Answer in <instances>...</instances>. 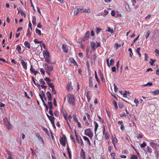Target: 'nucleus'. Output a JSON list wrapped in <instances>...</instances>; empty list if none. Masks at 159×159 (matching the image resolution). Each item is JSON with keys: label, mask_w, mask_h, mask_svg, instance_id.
I'll use <instances>...</instances> for the list:
<instances>
[{"label": "nucleus", "mask_w": 159, "mask_h": 159, "mask_svg": "<svg viewBox=\"0 0 159 159\" xmlns=\"http://www.w3.org/2000/svg\"><path fill=\"white\" fill-rule=\"evenodd\" d=\"M45 69L46 70V72L47 73H50V72L52 71L53 69V67L52 66L48 65L47 64H45Z\"/></svg>", "instance_id": "nucleus-4"}, {"label": "nucleus", "mask_w": 159, "mask_h": 159, "mask_svg": "<svg viewBox=\"0 0 159 159\" xmlns=\"http://www.w3.org/2000/svg\"><path fill=\"white\" fill-rule=\"evenodd\" d=\"M150 144L152 147L154 149H157L159 147V145L158 143L153 142H150Z\"/></svg>", "instance_id": "nucleus-5"}, {"label": "nucleus", "mask_w": 159, "mask_h": 159, "mask_svg": "<svg viewBox=\"0 0 159 159\" xmlns=\"http://www.w3.org/2000/svg\"><path fill=\"white\" fill-rule=\"evenodd\" d=\"M66 139L65 135L63 136L60 140L61 144L64 147L66 146Z\"/></svg>", "instance_id": "nucleus-3"}, {"label": "nucleus", "mask_w": 159, "mask_h": 159, "mask_svg": "<svg viewBox=\"0 0 159 159\" xmlns=\"http://www.w3.org/2000/svg\"><path fill=\"white\" fill-rule=\"evenodd\" d=\"M5 152L7 153L8 156H11V154L10 151L7 150H6Z\"/></svg>", "instance_id": "nucleus-54"}, {"label": "nucleus", "mask_w": 159, "mask_h": 159, "mask_svg": "<svg viewBox=\"0 0 159 159\" xmlns=\"http://www.w3.org/2000/svg\"><path fill=\"white\" fill-rule=\"evenodd\" d=\"M66 88L68 91H71L73 89V87L71 85V82L67 85Z\"/></svg>", "instance_id": "nucleus-7"}, {"label": "nucleus", "mask_w": 159, "mask_h": 159, "mask_svg": "<svg viewBox=\"0 0 159 159\" xmlns=\"http://www.w3.org/2000/svg\"><path fill=\"white\" fill-rule=\"evenodd\" d=\"M40 97L41 99V100H42V102H43V105L45 106V108H46L47 110L48 111V106L47 105V104L45 102L43 99V97H42V96L40 94Z\"/></svg>", "instance_id": "nucleus-16"}, {"label": "nucleus", "mask_w": 159, "mask_h": 159, "mask_svg": "<svg viewBox=\"0 0 159 159\" xmlns=\"http://www.w3.org/2000/svg\"><path fill=\"white\" fill-rule=\"evenodd\" d=\"M83 13L86 12V13H89L90 12V9L88 8L87 9H85L84 10V11H83Z\"/></svg>", "instance_id": "nucleus-37"}, {"label": "nucleus", "mask_w": 159, "mask_h": 159, "mask_svg": "<svg viewBox=\"0 0 159 159\" xmlns=\"http://www.w3.org/2000/svg\"><path fill=\"white\" fill-rule=\"evenodd\" d=\"M48 104L49 105V107L50 109V110H52V104L51 102H48Z\"/></svg>", "instance_id": "nucleus-35"}, {"label": "nucleus", "mask_w": 159, "mask_h": 159, "mask_svg": "<svg viewBox=\"0 0 159 159\" xmlns=\"http://www.w3.org/2000/svg\"><path fill=\"white\" fill-rule=\"evenodd\" d=\"M26 35L28 37H30L31 36V34L30 33V30L29 28H28L27 30V33Z\"/></svg>", "instance_id": "nucleus-42"}, {"label": "nucleus", "mask_w": 159, "mask_h": 159, "mask_svg": "<svg viewBox=\"0 0 159 159\" xmlns=\"http://www.w3.org/2000/svg\"><path fill=\"white\" fill-rule=\"evenodd\" d=\"M126 93H129V92H127V91H125V93H124L123 94V96L124 97H125V98H127L126 95Z\"/></svg>", "instance_id": "nucleus-61"}, {"label": "nucleus", "mask_w": 159, "mask_h": 159, "mask_svg": "<svg viewBox=\"0 0 159 159\" xmlns=\"http://www.w3.org/2000/svg\"><path fill=\"white\" fill-rule=\"evenodd\" d=\"M76 8L78 10L79 13H83V11H84V9H80L79 7H77Z\"/></svg>", "instance_id": "nucleus-46"}, {"label": "nucleus", "mask_w": 159, "mask_h": 159, "mask_svg": "<svg viewBox=\"0 0 159 159\" xmlns=\"http://www.w3.org/2000/svg\"><path fill=\"white\" fill-rule=\"evenodd\" d=\"M150 33H151V32L149 30H148L147 32V34L146 35V39H147L148 38L149 34H150Z\"/></svg>", "instance_id": "nucleus-57"}, {"label": "nucleus", "mask_w": 159, "mask_h": 159, "mask_svg": "<svg viewBox=\"0 0 159 159\" xmlns=\"http://www.w3.org/2000/svg\"><path fill=\"white\" fill-rule=\"evenodd\" d=\"M131 159H138V158L136 155H133L131 157Z\"/></svg>", "instance_id": "nucleus-56"}, {"label": "nucleus", "mask_w": 159, "mask_h": 159, "mask_svg": "<svg viewBox=\"0 0 159 159\" xmlns=\"http://www.w3.org/2000/svg\"><path fill=\"white\" fill-rule=\"evenodd\" d=\"M70 137V139L72 140V141L73 142H74V143H75V140L74 138V136L72 135H71Z\"/></svg>", "instance_id": "nucleus-58"}, {"label": "nucleus", "mask_w": 159, "mask_h": 159, "mask_svg": "<svg viewBox=\"0 0 159 159\" xmlns=\"http://www.w3.org/2000/svg\"><path fill=\"white\" fill-rule=\"evenodd\" d=\"M49 87L51 88V89L54 87V86L52 83H48Z\"/></svg>", "instance_id": "nucleus-53"}, {"label": "nucleus", "mask_w": 159, "mask_h": 159, "mask_svg": "<svg viewBox=\"0 0 159 159\" xmlns=\"http://www.w3.org/2000/svg\"><path fill=\"white\" fill-rule=\"evenodd\" d=\"M5 124L8 130L10 129L12 127L11 125L8 121L7 122L5 123Z\"/></svg>", "instance_id": "nucleus-15"}, {"label": "nucleus", "mask_w": 159, "mask_h": 159, "mask_svg": "<svg viewBox=\"0 0 159 159\" xmlns=\"http://www.w3.org/2000/svg\"><path fill=\"white\" fill-rule=\"evenodd\" d=\"M32 80L33 82H34V84H35V85L37 86L38 88L39 89V90H40L41 89L40 85L37 83H36L35 80L34 79V78L33 77H32Z\"/></svg>", "instance_id": "nucleus-22"}, {"label": "nucleus", "mask_w": 159, "mask_h": 159, "mask_svg": "<svg viewBox=\"0 0 159 159\" xmlns=\"http://www.w3.org/2000/svg\"><path fill=\"white\" fill-rule=\"evenodd\" d=\"M83 138L85 141H87V142H88V143H89V146H90L91 145V143H90V141L89 139H88V138L85 136H83Z\"/></svg>", "instance_id": "nucleus-25"}, {"label": "nucleus", "mask_w": 159, "mask_h": 159, "mask_svg": "<svg viewBox=\"0 0 159 159\" xmlns=\"http://www.w3.org/2000/svg\"><path fill=\"white\" fill-rule=\"evenodd\" d=\"M69 61H70V63H73L76 66L78 65L77 63L73 58H70L69 59Z\"/></svg>", "instance_id": "nucleus-18"}, {"label": "nucleus", "mask_w": 159, "mask_h": 159, "mask_svg": "<svg viewBox=\"0 0 159 159\" xmlns=\"http://www.w3.org/2000/svg\"><path fill=\"white\" fill-rule=\"evenodd\" d=\"M79 11L77 9L76 10H75L74 11V14L75 15H77L79 13Z\"/></svg>", "instance_id": "nucleus-63"}, {"label": "nucleus", "mask_w": 159, "mask_h": 159, "mask_svg": "<svg viewBox=\"0 0 159 159\" xmlns=\"http://www.w3.org/2000/svg\"><path fill=\"white\" fill-rule=\"evenodd\" d=\"M48 119L50 120L51 123L54 122L55 118L53 116H48Z\"/></svg>", "instance_id": "nucleus-24"}, {"label": "nucleus", "mask_w": 159, "mask_h": 159, "mask_svg": "<svg viewBox=\"0 0 159 159\" xmlns=\"http://www.w3.org/2000/svg\"><path fill=\"white\" fill-rule=\"evenodd\" d=\"M30 72L33 73L35 75H36L39 72L37 71H35V70L33 68V66L31 65L30 66Z\"/></svg>", "instance_id": "nucleus-14"}, {"label": "nucleus", "mask_w": 159, "mask_h": 159, "mask_svg": "<svg viewBox=\"0 0 159 159\" xmlns=\"http://www.w3.org/2000/svg\"><path fill=\"white\" fill-rule=\"evenodd\" d=\"M35 32H36V34H39V35H41V32L40 30H39L37 29H36V30H35Z\"/></svg>", "instance_id": "nucleus-45"}, {"label": "nucleus", "mask_w": 159, "mask_h": 159, "mask_svg": "<svg viewBox=\"0 0 159 159\" xmlns=\"http://www.w3.org/2000/svg\"><path fill=\"white\" fill-rule=\"evenodd\" d=\"M147 151L150 153H151L152 152V149L151 148L149 147L148 146L147 147Z\"/></svg>", "instance_id": "nucleus-40"}, {"label": "nucleus", "mask_w": 159, "mask_h": 159, "mask_svg": "<svg viewBox=\"0 0 159 159\" xmlns=\"http://www.w3.org/2000/svg\"><path fill=\"white\" fill-rule=\"evenodd\" d=\"M33 20L32 22L33 25H35L36 24V18L35 16H32Z\"/></svg>", "instance_id": "nucleus-29"}, {"label": "nucleus", "mask_w": 159, "mask_h": 159, "mask_svg": "<svg viewBox=\"0 0 159 159\" xmlns=\"http://www.w3.org/2000/svg\"><path fill=\"white\" fill-rule=\"evenodd\" d=\"M52 94H56L57 92L55 89L54 87L52 88Z\"/></svg>", "instance_id": "nucleus-48"}, {"label": "nucleus", "mask_w": 159, "mask_h": 159, "mask_svg": "<svg viewBox=\"0 0 159 159\" xmlns=\"http://www.w3.org/2000/svg\"><path fill=\"white\" fill-rule=\"evenodd\" d=\"M93 80V78L92 77H89V86L90 88H92L93 87V82L92 81Z\"/></svg>", "instance_id": "nucleus-12"}, {"label": "nucleus", "mask_w": 159, "mask_h": 159, "mask_svg": "<svg viewBox=\"0 0 159 159\" xmlns=\"http://www.w3.org/2000/svg\"><path fill=\"white\" fill-rule=\"evenodd\" d=\"M24 45L26 48H28V49H30V43L27 41H25L24 42Z\"/></svg>", "instance_id": "nucleus-20"}, {"label": "nucleus", "mask_w": 159, "mask_h": 159, "mask_svg": "<svg viewBox=\"0 0 159 159\" xmlns=\"http://www.w3.org/2000/svg\"><path fill=\"white\" fill-rule=\"evenodd\" d=\"M114 60L112 59H111L110 61V63H109L110 66L113 65L114 64Z\"/></svg>", "instance_id": "nucleus-50"}, {"label": "nucleus", "mask_w": 159, "mask_h": 159, "mask_svg": "<svg viewBox=\"0 0 159 159\" xmlns=\"http://www.w3.org/2000/svg\"><path fill=\"white\" fill-rule=\"evenodd\" d=\"M107 31L110 32L111 34L113 33V30L111 29L109 27L108 28Z\"/></svg>", "instance_id": "nucleus-60"}, {"label": "nucleus", "mask_w": 159, "mask_h": 159, "mask_svg": "<svg viewBox=\"0 0 159 159\" xmlns=\"http://www.w3.org/2000/svg\"><path fill=\"white\" fill-rule=\"evenodd\" d=\"M134 102L136 104V107L138 106L139 104V101L136 98L134 99Z\"/></svg>", "instance_id": "nucleus-44"}, {"label": "nucleus", "mask_w": 159, "mask_h": 159, "mask_svg": "<svg viewBox=\"0 0 159 159\" xmlns=\"http://www.w3.org/2000/svg\"><path fill=\"white\" fill-rule=\"evenodd\" d=\"M46 95L48 98L49 101H51L52 100V95L50 93L49 91H48L46 93Z\"/></svg>", "instance_id": "nucleus-17"}, {"label": "nucleus", "mask_w": 159, "mask_h": 159, "mask_svg": "<svg viewBox=\"0 0 159 159\" xmlns=\"http://www.w3.org/2000/svg\"><path fill=\"white\" fill-rule=\"evenodd\" d=\"M62 49L63 51L66 53L68 52V48H67L65 44H63L62 46Z\"/></svg>", "instance_id": "nucleus-19"}, {"label": "nucleus", "mask_w": 159, "mask_h": 159, "mask_svg": "<svg viewBox=\"0 0 159 159\" xmlns=\"http://www.w3.org/2000/svg\"><path fill=\"white\" fill-rule=\"evenodd\" d=\"M54 114L55 116L57 117L59 116V112L57 110H56L54 111Z\"/></svg>", "instance_id": "nucleus-38"}, {"label": "nucleus", "mask_w": 159, "mask_h": 159, "mask_svg": "<svg viewBox=\"0 0 159 159\" xmlns=\"http://www.w3.org/2000/svg\"><path fill=\"white\" fill-rule=\"evenodd\" d=\"M140 49V48L139 47V48H137L136 50V52H137V53H138V55H139V56L140 57H141V54L139 52Z\"/></svg>", "instance_id": "nucleus-33"}, {"label": "nucleus", "mask_w": 159, "mask_h": 159, "mask_svg": "<svg viewBox=\"0 0 159 159\" xmlns=\"http://www.w3.org/2000/svg\"><path fill=\"white\" fill-rule=\"evenodd\" d=\"M45 80L47 82H49L51 81V80L48 77H46L45 79Z\"/></svg>", "instance_id": "nucleus-64"}, {"label": "nucleus", "mask_w": 159, "mask_h": 159, "mask_svg": "<svg viewBox=\"0 0 159 159\" xmlns=\"http://www.w3.org/2000/svg\"><path fill=\"white\" fill-rule=\"evenodd\" d=\"M80 156L83 159H86L85 153L83 149L82 148L80 152Z\"/></svg>", "instance_id": "nucleus-11"}, {"label": "nucleus", "mask_w": 159, "mask_h": 159, "mask_svg": "<svg viewBox=\"0 0 159 159\" xmlns=\"http://www.w3.org/2000/svg\"><path fill=\"white\" fill-rule=\"evenodd\" d=\"M94 124L95 125V129H94V130L95 133H96V131H97L98 128V123L94 121Z\"/></svg>", "instance_id": "nucleus-28"}, {"label": "nucleus", "mask_w": 159, "mask_h": 159, "mask_svg": "<svg viewBox=\"0 0 159 159\" xmlns=\"http://www.w3.org/2000/svg\"><path fill=\"white\" fill-rule=\"evenodd\" d=\"M104 135H105V138L106 140L108 139H109V133L108 132H106Z\"/></svg>", "instance_id": "nucleus-32"}, {"label": "nucleus", "mask_w": 159, "mask_h": 159, "mask_svg": "<svg viewBox=\"0 0 159 159\" xmlns=\"http://www.w3.org/2000/svg\"><path fill=\"white\" fill-rule=\"evenodd\" d=\"M62 115H63V117H64V118H65V120L66 121H67V113L66 112L64 111L63 112Z\"/></svg>", "instance_id": "nucleus-26"}, {"label": "nucleus", "mask_w": 159, "mask_h": 159, "mask_svg": "<svg viewBox=\"0 0 159 159\" xmlns=\"http://www.w3.org/2000/svg\"><path fill=\"white\" fill-rule=\"evenodd\" d=\"M45 61L46 62H48L49 64H53L54 63L52 62L51 61V59L50 58V57H46L45 58Z\"/></svg>", "instance_id": "nucleus-21"}, {"label": "nucleus", "mask_w": 159, "mask_h": 159, "mask_svg": "<svg viewBox=\"0 0 159 159\" xmlns=\"http://www.w3.org/2000/svg\"><path fill=\"white\" fill-rule=\"evenodd\" d=\"M43 53L44 58L46 57H50V53L48 50L43 51Z\"/></svg>", "instance_id": "nucleus-8"}, {"label": "nucleus", "mask_w": 159, "mask_h": 159, "mask_svg": "<svg viewBox=\"0 0 159 159\" xmlns=\"http://www.w3.org/2000/svg\"><path fill=\"white\" fill-rule=\"evenodd\" d=\"M113 103L114 105V107H115L116 109H117V108L118 107L116 102L114 101L113 102Z\"/></svg>", "instance_id": "nucleus-49"}, {"label": "nucleus", "mask_w": 159, "mask_h": 159, "mask_svg": "<svg viewBox=\"0 0 159 159\" xmlns=\"http://www.w3.org/2000/svg\"><path fill=\"white\" fill-rule=\"evenodd\" d=\"M34 42L36 44H40L41 43V42L38 41L37 39H34Z\"/></svg>", "instance_id": "nucleus-51"}, {"label": "nucleus", "mask_w": 159, "mask_h": 159, "mask_svg": "<svg viewBox=\"0 0 159 159\" xmlns=\"http://www.w3.org/2000/svg\"><path fill=\"white\" fill-rule=\"evenodd\" d=\"M16 49L19 53L20 52H21V48L19 45H17Z\"/></svg>", "instance_id": "nucleus-31"}, {"label": "nucleus", "mask_w": 159, "mask_h": 159, "mask_svg": "<svg viewBox=\"0 0 159 159\" xmlns=\"http://www.w3.org/2000/svg\"><path fill=\"white\" fill-rule=\"evenodd\" d=\"M91 47L93 49H95L96 44L94 42H92L91 43Z\"/></svg>", "instance_id": "nucleus-30"}, {"label": "nucleus", "mask_w": 159, "mask_h": 159, "mask_svg": "<svg viewBox=\"0 0 159 159\" xmlns=\"http://www.w3.org/2000/svg\"><path fill=\"white\" fill-rule=\"evenodd\" d=\"M155 52L156 53L155 55L156 57H158L159 56V50L156 49L155 50Z\"/></svg>", "instance_id": "nucleus-41"}, {"label": "nucleus", "mask_w": 159, "mask_h": 159, "mask_svg": "<svg viewBox=\"0 0 159 159\" xmlns=\"http://www.w3.org/2000/svg\"><path fill=\"white\" fill-rule=\"evenodd\" d=\"M153 94L155 95H157L159 94V90H156L153 92Z\"/></svg>", "instance_id": "nucleus-55"}, {"label": "nucleus", "mask_w": 159, "mask_h": 159, "mask_svg": "<svg viewBox=\"0 0 159 159\" xmlns=\"http://www.w3.org/2000/svg\"><path fill=\"white\" fill-rule=\"evenodd\" d=\"M73 118L75 122H76L78 121V119L76 117V115L75 114H74L73 115Z\"/></svg>", "instance_id": "nucleus-39"}, {"label": "nucleus", "mask_w": 159, "mask_h": 159, "mask_svg": "<svg viewBox=\"0 0 159 159\" xmlns=\"http://www.w3.org/2000/svg\"><path fill=\"white\" fill-rule=\"evenodd\" d=\"M21 64L23 68L25 70H26L27 69V63L25 62L24 61L22 60L21 61Z\"/></svg>", "instance_id": "nucleus-13"}, {"label": "nucleus", "mask_w": 159, "mask_h": 159, "mask_svg": "<svg viewBox=\"0 0 159 159\" xmlns=\"http://www.w3.org/2000/svg\"><path fill=\"white\" fill-rule=\"evenodd\" d=\"M95 77L96 81L98 82L99 84H100V81L97 75V73L96 71H95Z\"/></svg>", "instance_id": "nucleus-23"}, {"label": "nucleus", "mask_w": 159, "mask_h": 159, "mask_svg": "<svg viewBox=\"0 0 159 159\" xmlns=\"http://www.w3.org/2000/svg\"><path fill=\"white\" fill-rule=\"evenodd\" d=\"M84 134L85 135L89 137L91 139H92L93 135V133L90 128H88L85 130L84 131Z\"/></svg>", "instance_id": "nucleus-2"}, {"label": "nucleus", "mask_w": 159, "mask_h": 159, "mask_svg": "<svg viewBox=\"0 0 159 159\" xmlns=\"http://www.w3.org/2000/svg\"><path fill=\"white\" fill-rule=\"evenodd\" d=\"M144 55H145V61H148V58L149 57H148V56L147 54L146 53L144 54Z\"/></svg>", "instance_id": "nucleus-59"}, {"label": "nucleus", "mask_w": 159, "mask_h": 159, "mask_svg": "<svg viewBox=\"0 0 159 159\" xmlns=\"http://www.w3.org/2000/svg\"><path fill=\"white\" fill-rule=\"evenodd\" d=\"M90 35V32L89 31H87L85 34V35L84 37V38L83 39V40L84 41H85L86 40H87L89 38Z\"/></svg>", "instance_id": "nucleus-6"}, {"label": "nucleus", "mask_w": 159, "mask_h": 159, "mask_svg": "<svg viewBox=\"0 0 159 159\" xmlns=\"http://www.w3.org/2000/svg\"><path fill=\"white\" fill-rule=\"evenodd\" d=\"M146 144L145 142H143L142 144L140 145V147L142 148H144L146 146Z\"/></svg>", "instance_id": "nucleus-47"}, {"label": "nucleus", "mask_w": 159, "mask_h": 159, "mask_svg": "<svg viewBox=\"0 0 159 159\" xmlns=\"http://www.w3.org/2000/svg\"><path fill=\"white\" fill-rule=\"evenodd\" d=\"M155 61H156L155 60V59L153 60L152 59H150V61H149V63L151 64V65L154 66V65H155L154 63Z\"/></svg>", "instance_id": "nucleus-27"}, {"label": "nucleus", "mask_w": 159, "mask_h": 159, "mask_svg": "<svg viewBox=\"0 0 159 159\" xmlns=\"http://www.w3.org/2000/svg\"><path fill=\"white\" fill-rule=\"evenodd\" d=\"M114 91H115V92L116 93L118 91V89L117 88V87H116L115 84H114Z\"/></svg>", "instance_id": "nucleus-52"}, {"label": "nucleus", "mask_w": 159, "mask_h": 159, "mask_svg": "<svg viewBox=\"0 0 159 159\" xmlns=\"http://www.w3.org/2000/svg\"><path fill=\"white\" fill-rule=\"evenodd\" d=\"M128 50L129 51V56L131 57L133 55V53L132 52V50L131 48H129L128 49Z\"/></svg>", "instance_id": "nucleus-43"}, {"label": "nucleus", "mask_w": 159, "mask_h": 159, "mask_svg": "<svg viewBox=\"0 0 159 159\" xmlns=\"http://www.w3.org/2000/svg\"><path fill=\"white\" fill-rule=\"evenodd\" d=\"M102 30V29L101 28L98 27H96V30H95L97 34H98L99 32Z\"/></svg>", "instance_id": "nucleus-36"}, {"label": "nucleus", "mask_w": 159, "mask_h": 159, "mask_svg": "<svg viewBox=\"0 0 159 159\" xmlns=\"http://www.w3.org/2000/svg\"><path fill=\"white\" fill-rule=\"evenodd\" d=\"M35 135L38 138L39 140H41L43 144L44 143V142L43 139L42 137L40 136V134L38 133H36L35 134Z\"/></svg>", "instance_id": "nucleus-9"}, {"label": "nucleus", "mask_w": 159, "mask_h": 159, "mask_svg": "<svg viewBox=\"0 0 159 159\" xmlns=\"http://www.w3.org/2000/svg\"><path fill=\"white\" fill-rule=\"evenodd\" d=\"M117 139L116 137L113 139L112 140V143L113 144H115V143H117Z\"/></svg>", "instance_id": "nucleus-34"}, {"label": "nucleus", "mask_w": 159, "mask_h": 159, "mask_svg": "<svg viewBox=\"0 0 159 159\" xmlns=\"http://www.w3.org/2000/svg\"><path fill=\"white\" fill-rule=\"evenodd\" d=\"M98 117L99 119V120L102 123H103L104 122V121L101 118V117L99 116H98Z\"/></svg>", "instance_id": "nucleus-62"}, {"label": "nucleus", "mask_w": 159, "mask_h": 159, "mask_svg": "<svg viewBox=\"0 0 159 159\" xmlns=\"http://www.w3.org/2000/svg\"><path fill=\"white\" fill-rule=\"evenodd\" d=\"M99 76L100 77L102 81V82L103 83H105V80L104 78L103 75L102 73L100 70L99 72Z\"/></svg>", "instance_id": "nucleus-10"}, {"label": "nucleus", "mask_w": 159, "mask_h": 159, "mask_svg": "<svg viewBox=\"0 0 159 159\" xmlns=\"http://www.w3.org/2000/svg\"><path fill=\"white\" fill-rule=\"evenodd\" d=\"M68 103L71 106H75V98L74 96L72 94H68L67 96Z\"/></svg>", "instance_id": "nucleus-1"}]
</instances>
